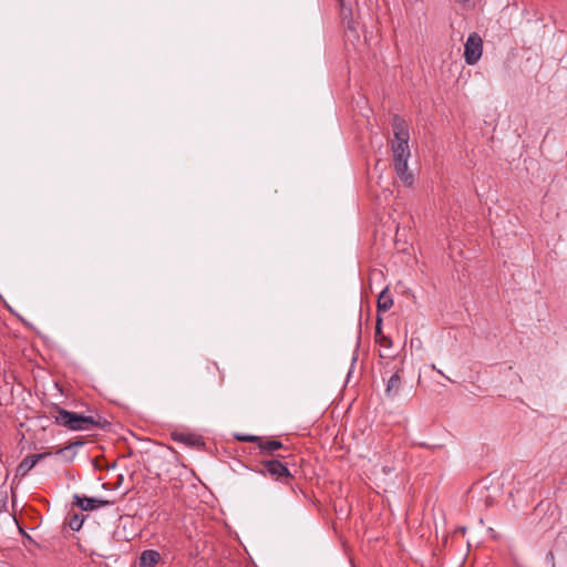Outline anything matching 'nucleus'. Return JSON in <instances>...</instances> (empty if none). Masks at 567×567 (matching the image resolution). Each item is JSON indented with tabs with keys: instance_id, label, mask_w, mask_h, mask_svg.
I'll return each mask as SVG.
<instances>
[{
	"instance_id": "6ab92c4d",
	"label": "nucleus",
	"mask_w": 567,
	"mask_h": 567,
	"mask_svg": "<svg viewBox=\"0 0 567 567\" xmlns=\"http://www.w3.org/2000/svg\"><path fill=\"white\" fill-rule=\"evenodd\" d=\"M383 336L382 333V318L378 316L375 323V338Z\"/></svg>"
},
{
	"instance_id": "9b49d317",
	"label": "nucleus",
	"mask_w": 567,
	"mask_h": 567,
	"mask_svg": "<svg viewBox=\"0 0 567 567\" xmlns=\"http://www.w3.org/2000/svg\"><path fill=\"white\" fill-rule=\"evenodd\" d=\"M392 306H393V299L390 296L388 288H385L384 290H382V292L378 297V302H377L378 311L385 312L389 309H391Z\"/></svg>"
},
{
	"instance_id": "f3484780",
	"label": "nucleus",
	"mask_w": 567,
	"mask_h": 567,
	"mask_svg": "<svg viewBox=\"0 0 567 567\" xmlns=\"http://www.w3.org/2000/svg\"><path fill=\"white\" fill-rule=\"evenodd\" d=\"M375 341L383 348H390L392 346L391 339L384 334L375 338Z\"/></svg>"
},
{
	"instance_id": "7ed1b4c3",
	"label": "nucleus",
	"mask_w": 567,
	"mask_h": 567,
	"mask_svg": "<svg viewBox=\"0 0 567 567\" xmlns=\"http://www.w3.org/2000/svg\"><path fill=\"white\" fill-rule=\"evenodd\" d=\"M282 458H286V456L278 454L274 458L261 461L260 465L262 466V470L260 473L264 475H269L275 481L288 483L293 478V476L290 473L287 463L281 461Z\"/></svg>"
},
{
	"instance_id": "4be33fe9",
	"label": "nucleus",
	"mask_w": 567,
	"mask_h": 567,
	"mask_svg": "<svg viewBox=\"0 0 567 567\" xmlns=\"http://www.w3.org/2000/svg\"><path fill=\"white\" fill-rule=\"evenodd\" d=\"M382 471H383V473H388V472H390V468H389V467H386V466H384V467L382 468Z\"/></svg>"
},
{
	"instance_id": "2eb2a0df",
	"label": "nucleus",
	"mask_w": 567,
	"mask_h": 567,
	"mask_svg": "<svg viewBox=\"0 0 567 567\" xmlns=\"http://www.w3.org/2000/svg\"><path fill=\"white\" fill-rule=\"evenodd\" d=\"M236 440L240 441V442H252V443H257V445L259 446V442H260V436H256V435H246V434H236L235 435Z\"/></svg>"
},
{
	"instance_id": "f257e3e1",
	"label": "nucleus",
	"mask_w": 567,
	"mask_h": 567,
	"mask_svg": "<svg viewBox=\"0 0 567 567\" xmlns=\"http://www.w3.org/2000/svg\"><path fill=\"white\" fill-rule=\"evenodd\" d=\"M53 411L54 422L72 431H87L94 427L105 429L110 425L107 420L101 415H82L60 406H54Z\"/></svg>"
},
{
	"instance_id": "f8f14e48",
	"label": "nucleus",
	"mask_w": 567,
	"mask_h": 567,
	"mask_svg": "<svg viewBox=\"0 0 567 567\" xmlns=\"http://www.w3.org/2000/svg\"><path fill=\"white\" fill-rule=\"evenodd\" d=\"M339 2H340V6H341L340 14H341V20H342L343 25L348 30L354 31L355 28H354V22H353L351 9H348V8L344 7L343 0H339Z\"/></svg>"
},
{
	"instance_id": "6e6552de",
	"label": "nucleus",
	"mask_w": 567,
	"mask_h": 567,
	"mask_svg": "<svg viewBox=\"0 0 567 567\" xmlns=\"http://www.w3.org/2000/svg\"><path fill=\"white\" fill-rule=\"evenodd\" d=\"M172 439L175 442L183 443L193 447H202L205 444L200 436L185 432H173Z\"/></svg>"
},
{
	"instance_id": "423d86ee",
	"label": "nucleus",
	"mask_w": 567,
	"mask_h": 567,
	"mask_svg": "<svg viewBox=\"0 0 567 567\" xmlns=\"http://www.w3.org/2000/svg\"><path fill=\"white\" fill-rule=\"evenodd\" d=\"M73 503L82 511H94L100 507L110 506L113 503L107 499H99L94 497H87L85 495L75 494L73 496Z\"/></svg>"
},
{
	"instance_id": "0eeeda50",
	"label": "nucleus",
	"mask_w": 567,
	"mask_h": 567,
	"mask_svg": "<svg viewBox=\"0 0 567 567\" xmlns=\"http://www.w3.org/2000/svg\"><path fill=\"white\" fill-rule=\"evenodd\" d=\"M50 455V452H43L24 457L23 461L19 464L17 473L21 476H24L30 470H32L37 465L39 461L44 460Z\"/></svg>"
},
{
	"instance_id": "39448f33",
	"label": "nucleus",
	"mask_w": 567,
	"mask_h": 567,
	"mask_svg": "<svg viewBox=\"0 0 567 567\" xmlns=\"http://www.w3.org/2000/svg\"><path fill=\"white\" fill-rule=\"evenodd\" d=\"M402 379H403V360H400V365L395 367L394 372L388 380L385 386V395L386 398H395L402 388Z\"/></svg>"
},
{
	"instance_id": "9d476101",
	"label": "nucleus",
	"mask_w": 567,
	"mask_h": 567,
	"mask_svg": "<svg viewBox=\"0 0 567 567\" xmlns=\"http://www.w3.org/2000/svg\"><path fill=\"white\" fill-rule=\"evenodd\" d=\"M258 447L264 454L275 455L277 450L284 449V444L278 440H265L264 437H260Z\"/></svg>"
},
{
	"instance_id": "a211bd4d",
	"label": "nucleus",
	"mask_w": 567,
	"mask_h": 567,
	"mask_svg": "<svg viewBox=\"0 0 567 567\" xmlns=\"http://www.w3.org/2000/svg\"><path fill=\"white\" fill-rule=\"evenodd\" d=\"M545 563H546L547 567H555V557H554V553L551 550L546 554Z\"/></svg>"
},
{
	"instance_id": "aec40b11",
	"label": "nucleus",
	"mask_w": 567,
	"mask_h": 567,
	"mask_svg": "<svg viewBox=\"0 0 567 567\" xmlns=\"http://www.w3.org/2000/svg\"><path fill=\"white\" fill-rule=\"evenodd\" d=\"M81 444H82L81 442H75V443H73V444H70L69 446H65V447H63V449L58 450V451H56V454H59V455L61 454V455H62V454H64L66 451H69L73 445H81Z\"/></svg>"
},
{
	"instance_id": "dca6fc26",
	"label": "nucleus",
	"mask_w": 567,
	"mask_h": 567,
	"mask_svg": "<svg viewBox=\"0 0 567 567\" xmlns=\"http://www.w3.org/2000/svg\"><path fill=\"white\" fill-rule=\"evenodd\" d=\"M408 159L409 158H402L400 161L394 159V169L396 175L408 169Z\"/></svg>"
},
{
	"instance_id": "412c9836",
	"label": "nucleus",
	"mask_w": 567,
	"mask_h": 567,
	"mask_svg": "<svg viewBox=\"0 0 567 567\" xmlns=\"http://www.w3.org/2000/svg\"><path fill=\"white\" fill-rule=\"evenodd\" d=\"M455 1L460 4H465V3L470 2L471 0H455Z\"/></svg>"
},
{
	"instance_id": "ddd939ff",
	"label": "nucleus",
	"mask_w": 567,
	"mask_h": 567,
	"mask_svg": "<svg viewBox=\"0 0 567 567\" xmlns=\"http://www.w3.org/2000/svg\"><path fill=\"white\" fill-rule=\"evenodd\" d=\"M398 177L402 181V183L405 185V186H412L413 183H414V177H413V174L411 172H409V169L404 171V172H401L400 174H398Z\"/></svg>"
},
{
	"instance_id": "20e7f679",
	"label": "nucleus",
	"mask_w": 567,
	"mask_h": 567,
	"mask_svg": "<svg viewBox=\"0 0 567 567\" xmlns=\"http://www.w3.org/2000/svg\"><path fill=\"white\" fill-rule=\"evenodd\" d=\"M483 54V40L476 32L470 33L464 45V60L467 65H474Z\"/></svg>"
},
{
	"instance_id": "4468645a",
	"label": "nucleus",
	"mask_w": 567,
	"mask_h": 567,
	"mask_svg": "<svg viewBox=\"0 0 567 567\" xmlns=\"http://www.w3.org/2000/svg\"><path fill=\"white\" fill-rule=\"evenodd\" d=\"M83 522L84 519L82 517H80L79 515H74L73 517L70 518L69 520V527L72 529V530H80L82 525H83Z\"/></svg>"
},
{
	"instance_id": "f03ea898",
	"label": "nucleus",
	"mask_w": 567,
	"mask_h": 567,
	"mask_svg": "<svg viewBox=\"0 0 567 567\" xmlns=\"http://www.w3.org/2000/svg\"><path fill=\"white\" fill-rule=\"evenodd\" d=\"M392 128L394 134L392 141L393 159L409 158L411 155L409 147L410 134L405 121L401 116L394 115L392 117Z\"/></svg>"
},
{
	"instance_id": "1a4fd4ad",
	"label": "nucleus",
	"mask_w": 567,
	"mask_h": 567,
	"mask_svg": "<svg viewBox=\"0 0 567 567\" xmlns=\"http://www.w3.org/2000/svg\"><path fill=\"white\" fill-rule=\"evenodd\" d=\"M161 559V554L154 549H146L142 551L138 566L140 567H154Z\"/></svg>"
}]
</instances>
